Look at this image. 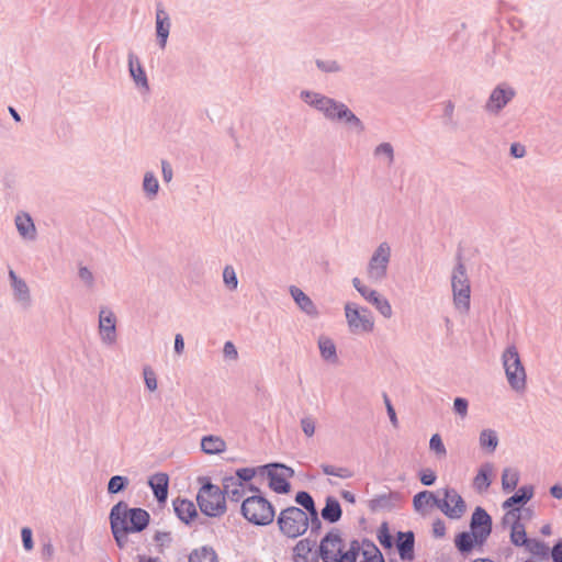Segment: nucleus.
I'll list each match as a JSON object with an SVG mask.
<instances>
[{"label":"nucleus","mask_w":562,"mask_h":562,"mask_svg":"<svg viewBox=\"0 0 562 562\" xmlns=\"http://www.w3.org/2000/svg\"><path fill=\"white\" fill-rule=\"evenodd\" d=\"M415 536L413 531L397 533L396 548L402 561H412L414 559Z\"/></svg>","instance_id":"obj_23"},{"label":"nucleus","mask_w":562,"mask_h":562,"mask_svg":"<svg viewBox=\"0 0 562 562\" xmlns=\"http://www.w3.org/2000/svg\"><path fill=\"white\" fill-rule=\"evenodd\" d=\"M99 335L103 344L113 345L116 341V316L106 307L99 314Z\"/></svg>","instance_id":"obj_17"},{"label":"nucleus","mask_w":562,"mask_h":562,"mask_svg":"<svg viewBox=\"0 0 562 562\" xmlns=\"http://www.w3.org/2000/svg\"><path fill=\"white\" fill-rule=\"evenodd\" d=\"M361 550L360 543L357 540L351 541L350 548L339 554L337 562H356Z\"/></svg>","instance_id":"obj_46"},{"label":"nucleus","mask_w":562,"mask_h":562,"mask_svg":"<svg viewBox=\"0 0 562 562\" xmlns=\"http://www.w3.org/2000/svg\"><path fill=\"white\" fill-rule=\"evenodd\" d=\"M451 288L456 308L462 314H468L471 302V285L467 268L462 261H459L453 269Z\"/></svg>","instance_id":"obj_6"},{"label":"nucleus","mask_w":562,"mask_h":562,"mask_svg":"<svg viewBox=\"0 0 562 562\" xmlns=\"http://www.w3.org/2000/svg\"><path fill=\"white\" fill-rule=\"evenodd\" d=\"M470 529L476 544H483L492 532V518L482 507H476L471 516Z\"/></svg>","instance_id":"obj_12"},{"label":"nucleus","mask_w":562,"mask_h":562,"mask_svg":"<svg viewBox=\"0 0 562 562\" xmlns=\"http://www.w3.org/2000/svg\"><path fill=\"white\" fill-rule=\"evenodd\" d=\"M277 525L284 537L296 539L307 531L308 516L302 508L290 506L280 512Z\"/></svg>","instance_id":"obj_5"},{"label":"nucleus","mask_w":562,"mask_h":562,"mask_svg":"<svg viewBox=\"0 0 562 562\" xmlns=\"http://www.w3.org/2000/svg\"><path fill=\"white\" fill-rule=\"evenodd\" d=\"M201 449L206 454H218L226 450V442L220 436H204L201 439Z\"/></svg>","instance_id":"obj_32"},{"label":"nucleus","mask_w":562,"mask_h":562,"mask_svg":"<svg viewBox=\"0 0 562 562\" xmlns=\"http://www.w3.org/2000/svg\"><path fill=\"white\" fill-rule=\"evenodd\" d=\"M119 509V521L122 520L123 525L127 526L132 532H140L149 524L150 516L147 510L143 508H128V505L121 501L115 504L111 509Z\"/></svg>","instance_id":"obj_9"},{"label":"nucleus","mask_w":562,"mask_h":562,"mask_svg":"<svg viewBox=\"0 0 562 562\" xmlns=\"http://www.w3.org/2000/svg\"><path fill=\"white\" fill-rule=\"evenodd\" d=\"M378 539L383 548L391 549L393 547V538L389 531L386 522H383L379 528Z\"/></svg>","instance_id":"obj_49"},{"label":"nucleus","mask_w":562,"mask_h":562,"mask_svg":"<svg viewBox=\"0 0 562 562\" xmlns=\"http://www.w3.org/2000/svg\"><path fill=\"white\" fill-rule=\"evenodd\" d=\"M258 470L261 472L267 470L269 487L274 492L285 494L290 491V483L286 481L285 476L292 477L294 475V471L291 468L284 464L273 463L259 467Z\"/></svg>","instance_id":"obj_10"},{"label":"nucleus","mask_w":562,"mask_h":562,"mask_svg":"<svg viewBox=\"0 0 562 562\" xmlns=\"http://www.w3.org/2000/svg\"><path fill=\"white\" fill-rule=\"evenodd\" d=\"M345 314L349 330L352 334L370 333L373 330L374 321L368 308H360L353 303H347L345 305Z\"/></svg>","instance_id":"obj_8"},{"label":"nucleus","mask_w":562,"mask_h":562,"mask_svg":"<svg viewBox=\"0 0 562 562\" xmlns=\"http://www.w3.org/2000/svg\"><path fill=\"white\" fill-rule=\"evenodd\" d=\"M189 562H218V558L212 547L203 546L190 553Z\"/></svg>","instance_id":"obj_37"},{"label":"nucleus","mask_w":562,"mask_h":562,"mask_svg":"<svg viewBox=\"0 0 562 562\" xmlns=\"http://www.w3.org/2000/svg\"><path fill=\"white\" fill-rule=\"evenodd\" d=\"M257 473V469L255 468H241L236 470L235 479H239L240 483H248L251 481Z\"/></svg>","instance_id":"obj_53"},{"label":"nucleus","mask_w":562,"mask_h":562,"mask_svg":"<svg viewBox=\"0 0 562 562\" xmlns=\"http://www.w3.org/2000/svg\"><path fill=\"white\" fill-rule=\"evenodd\" d=\"M295 502L303 507V510L307 514L316 510L315 502L310 493L300 491L295 495Z\"/></svg>","instance_id":"obj_45"},{"label":"nucleus","mask_w":562,"mask_h":562,"mask_svg":"<svg viewBox=\"0 0 562 562\" xmlns=\"http://www.w3.org/2000/svg\"><path fill=\"white\" fill-rule=\"evenodd\" d=\"M342 550V539L338 529H331L321 541L319 557L323 562H337Z\"/></svg>","instance_id":"obj_16"},{"label":"nucleus","mask_w":562,"mask_h":562,"mask_svg":"<svg viewBox=\"0 0 562 562\" xmlns=\"http://www.w3.org/2000/svg\"><path fill=\"white\" fill-rule=\"evenodd\" d=\"M300 98L321 112L328 121L345 123L358 134L364 132L366 127L362 121L345 103L308 90H303Z\"/></svg>","instance_id":"obj_1"},{"label":"nucleus","mask_w":562,"mask_h":562,"mask_svg":"<svg viewBox=\"0 0 562 562\" xmlns=\"http://www.w3.org/2000/svg\"><path fill=\"white\" fill-rule=\"evenodd\" d=\"M148 484L151 487L156 499L159 503H165L168 497V485H169L168 475L162 472L156 473L153 476H150Z\"/></svg>","instance_id":"obj_24"},{"label":"nucleus","mask_w":562,"mask_h":562,"mask_svg":"<svg viewBox=\"0 0 562 562\" xmlns=\"http://www.w3.org/2000/svg\"><path fill=\"white\" fill-rule=\"evenodd\" d=\"M16 229L23 238L34 240L36 237L35 225L29 214L18 215L15 217Z\"/></svg>","instance_id":"obj_33"},{"label":"nucleus","mask_w":562,"mask_h":562,"mask_svg":"<svg viewBox=\"0 0 562 562\" xmlns=\"http://www.w3.org/2000/svg\"><path fill=\"white\" fill-rule=\"evenodd\" d=\"M454 543H456L457 549L460 552H462V553L470 552L473 549L474 543H475L472 531L471 532H467V531L460 532L456 537Z\"/></svg>","instance_id":"obj_41"},{"label":"nucleus","mask_w":562,"mask_h":562,"mask_svg":"<svg viewBox=\"0 0 562 562\" xmlns=\"http://www.w3.org/2000/svg\"><path fill=\"white\" fill-rule=\"evenodd\" d=\"M143 190L149 200H153L157 196L159 191V182L154 172H145L143 179Z\"/></svg>","instance_id":"obj_39"},{"label":"nucleus","mask_w":562,"mask_h":562,"mask_svg":"<svg viewBox=\"0 0 562 562\" xmlns=\"http://www.w3.org/2000/svg\"><path fill=\"white\" fill-rule=\"evenodd\" d=\"M469 402L464 397H456L453 401V411L461 418H464L468 415Z\"/></svg>","instance_id":"obj_55"},{"label":"nucleus","mask_w":562,"mask_h":562,"mask_svg":"<svg viewBox=\"0 0 562 562\" xmlns=\"http://www.w3.org/2000/svg\"><path fill=\"white\" fill-rule=\"evenodd\" d=\"M240 512L247 521L256 526H268L276 517L273 505L260 494L246 497Z\"/></svg>","instance_id":"obj_2"},{"label":"nucleus","mask_w":562,"mask_h":562,"mask_svg":"<svg viewBox=\"0 0 562 562\" xmlns=\"http://www.w3.org/2000/svg\"><path fill=\"white\" fill-rule=\"evenodd\" d=\"M439 509L450 519L461 518L465 510L467 505L462 496L451 487L443 490V498H439Z\"/></svg>","instance_id":"obj_11"},{"label":"nucleus","mask_w":562,"mask_h":562,"mask_svg":"<svg viewBox=\"0 0 562 562\" xmlns=\"http://www.w3.org/2000/svg\"><path fill=\"white\" fill-rule=\"evenodd\" d=\"M492 474H493V464L488 463V462L482 464L473 480V487L479 493L486 492L492 483V481H491Z\"/></svg>","instance_id":"obj_28"},{"label":"nucleus","mask_w":562,"mask_h":562,"mask_svg":"<svg viewBox=\"0 0 562 562\" xmlns=\"http://www.w3.org/2000/svg\"><path fill=\"white\" fill-rule=\"evenodd\" d=\"M78 277L89 289L94 286V276L88 267L80 266L78 269Z\"/></svg>","instance_id":"obj_52"},{"label":"nucleus","mask_w":562,"mask_h":562,"mask_svg":"<svg viewBox=\"0 0 562 562\" xmlns=\"http://www.w3.org/2000/svg\"><path fill=\"white\" fill-rule=\"evenodd\" d=\"M290 293L301 311L312 317H316L318 315L316 305L301 289L292 285L290 286Z\"/></svg>","instance_id":"obj_25"},{"label":"nucleus","mask_w":562,"mask_h":562,"mask_svg":"<svg viewBox=\"0 0 562 562\" xmlns=\"http://www.w3.org/2000/svg\"><path fill=\"white\" fill-rule=\"evenodd\" d=\"M419 479L424 485L430 486L436 482L437 476L432 470L425 469V470L420 471Z\"/></svg>","instance_id":"obj_57"},{"label":"nucleus","mask_w":562,"mask_h":562,"mask_svg":"<svg viewBox=\"0 0 562 562\" xmlns=\"http://www.w3.org/2000/svg\"><path fill=\"white\" fill-rule=\"evenodd\" d=\"M128 70L136 86L145 88L146 90L149 89L145 70L139 59L133 53L128 54Z\"/></svg>","instance_id":"obj_26"},{"label":"nucleus","mask_w":562,"mask_h":562,"mask_svg":"<svg viewBox=\"0 0 562 562\" xmlns=\"http://www.w3.org/2000/svg\"><path fill=\"white\" fill-rule=\"evenodd\" d=\"M479 443L481 449H483L484 451L488 453L494 452L498 446L497 432L490 428L483 429L480 432Z\"/></svg>","instance_id":"obj_36"},{"label":"nucleus","mask_w":562,"mask_h":562,"mask_svg":"<svg viewBox=\"0 0 562 562\" xmlns=\"http://www.w3.org/2000/svg\"><path fill=\"white\" fill-rule=\"evenodd\" d=\"M171 22L169 14L165 11L161 3L156 7V35L158 45L164 49L170 33Z\"/></svg>","instance_id":"obj_19"},{"label":"nucleus","mask_w":562,"mask_h":562,"mask_svg":"<svg viewBox=\"0 0 562 562\" xmlns=\"http://www.w3.org/2000/svg\"><path fill=\"white\" fill-rule=\"evenodd\" d=\"M316 66L324 72H338L341 70V67L336 60H316Z\"/></svg>","instance_id":"obj_54"},{"label":"nucleus","mask_w":562,"mask_h":562,"mask_svg":"<svg viewBox=\"0 0 562 562\" xmlns=\"http://www.w3.org/2000/svg\"><path fill=\"white\" fill-rule=\"evenodd\" d=\"M223 280L226 286L231 290H235L238 285V280L236 277V272L233 267L226 266L223 270Z\"/></svg>","instance_id":"obj_51"},{"label":"nucleus","mask_w":562,"mask_h":562,"mask_svg":"<svg viewBox=\"0 0 562 562\" xmlns=\"http://www.w3.org/2000/svg\"><path fill=\"white\" fill-rule=\"evenodd\" d=\"M373 155L375 157H384L386 159L387 166H392L394 162V148L391 143L384 142L379 144L374 148Z\"/></svg>","instance_id":"obj_43"},{"label":"nucleus","mask_w":562,"mask_h":562,"mask_svg":"<svg viewBox=\"0 0 562 562\" xmlns=\"http://www.w3.org/2000/svg\"><path fill=\"white\" fill-rule=\"evenodd\" d=\"M553 562H562V541L555 543L550 551Z\"/></svg>","instance_id":"obj_64"},{"label":"nucleus","mask_w":562,"mask_h":562,"mask_svg":"<svg viewBox=\"0 0 562 562\" xmlns=\"http://www.w3.org/2000/svg\"><path fill=\"white\" fill-rule=\"evenodd\" d=\"M222 485L225 498L227 497L231 502L237 503L241 501L246 494V484L240 483V480L234 476H225Z\"/></svg>","instance_id":"obj_22"},{"label":"nucleus","mask_w":562,"mask_h":562,"mask_svg":"<svg viewBox=\"0 0 562 562\" xmlns=\"http://www.w3.org/2000/svg\"><path fill=\"white\" fill-rule=\"evenodd\" d=\"M143 375H144V381H145L146 387L150 392L156 391L157 387H158L157 376H156V373H155V371L153 370V368L150 366H145L143 368Z\"/></svg>","instance_id":"obj_48"},{"label":"nucleus","mask_w":562,"mask_h":562,"mask_svg":"<svg viewBox=\"0 0 562 562\" xmlns=\"http://www.w3.org/2000/svg\"><path fill=\"white\" fill-rule=\"evenodd\" d=\"M154 539L160 546H168V544L171 543V540H172L171 533L170 532H165V531L156 532Z\"/></svg>","instance_id":"obj_61"},{"label":"nucleus","mask_w":562,"mask_h":562,"mask_svg":"<svg viewBox=\"0 0 562 562\" xmlns=\"http://www.w3.org/2000/svg\"><path fill=\"white\" fill-rule=\"evenodd\" d=\"M173 508L178 518L186 524H189L194 517L198 516L194 503L189 499H175Z\"/></svg>","instance_id":"obj_27"},{"label":"nucleus","mask_w":562,"mask_h":562,"mask_svg":"<svg viewBox=\"0 0 562 562\" xmlns=\"http://www.w3.org/2000/svg\"><path fill=\"white\" fill-rule=\"evenodd\" d=\"M121 506L116 509H111L110 525L117 547L123 549L128 542V533L132 532V530H130L127 526L123 525L122 520L119 521L120 518L117 514Z\"/></svg>","instance_id":"obj_21"},{"label":"nucleus","mask_w":562,"mask_h":562,"mask_svg":"<svg viewBox=\"0 0 562 562\" xmlns=\"http://www.w3.org/2000/svg\"><path fill=\"white\" fill-rule=\"evenodd\" d=\"M515 94L516 92L510 86L506 83L498 85L492 90L484 105L485 111L493 115L499 114V112L514 99Z\"/></svg>","instance_id":"obj_14"},{"label":"nucleus","mask_w":562,"mask_h":562,"mask_svg":"<svg viewBox=\"0 0 562 562\" xmlns=\"http://www.w3.org/2000/svg\"><path fill=\"white\" fill-rule=\"evenodd\" d=\"M510 155L515 158H522L526 155V148L519 143H513L510 145Z\"/></svg>","instance_id":"obj_62"},{"label":"nucleus","mask_w":562,"mask_h":562,"mask_svg":"<svg viewBox=\"0 0 562 562\" xmlns=\"http://www.w3.org/2000/svg\"><path fill=\"white\" fill-rule=\"evenodd\" d=\"M9 279L13 290V297L20 304L23 310H27L32 305V297L30 288L26 282L16 276V273L10 269Z\"/></svg>","instance_id":"obj_18"},{"label":"nucleus","mask_w":562,"mask_h":562,"mask_svg":"<svg viewBox=\"0 0 562 562\" xmlns=\"http://www.w3.org/2000/svg\"><path fill=\"white\" fill-rule=\"evenodd\" d=\"M533 496V486L531 485H525L521 486L514 495L508 497L503 503L504 509H514L515 505H525L527 502H529Z\"/></svg>","instance_id":"obj_29"},{"label":"nucleus","mask_w":562,"mask_h":562,"mask_svg":"<svg viewBox=\"0 0 562 562\" xmlns=\"http://www.w3.org/2000/svg\"><path fill=\"white\" fill-rule=\"evenodd\" d=\"M161 173H162V179L165 182H170L172 180V177H173V170H172V167L171 165L162 159L161 160Z\"/></svg>","instance_id":"obj_59"},{"label":"nucleus","mask_w":562,"mask_h":562,"mask_svg":"<svg viewBox=\"0 0 562 562\" xmlns=\"http://www.w3.org/2000/svg\"><path fill=\"white\" fill-rule=\"evenodd\" d=\"M318 348L321 356L325 361L334 364L338 362L336 345L333 339L321 336L318 339Z\"/></svg>","instance_id":"obj_34"},{"label":"nucleus","mask_w":562,"mask_h":562,"mask_svg":"<svg viewBox=\"0 0 562 562\" xmlns=\"http://www.w3.org/2000/svg\"><path fill=\"white\" fill-rule=\"evenodd\" d=\"M413 505L416 512H422L426 506L439 508V498L430 491H422L414 496Z\"/></svg>","instance_id":"obj_35"},{"label":"nucleus","mask_w":562,"mask_h":562,"mask_svg":"<svg viewBox=\"0 0 562 562\" xmlns=\"http://www.w3.org/2000/svg\"><path fill=\"white\" fill-rule=\"evenodd\" d=\"M41 554H42L43 560H45V561H49L53 558L54 547H53L52 542L48 541L43 544V547L41 549Z\"/></svg>","instance_id":"obj_63"},{"label":"nucleus","mask_w":562,"mask_h":562,"mask_svg":"<svg viewBox=\"0 0 562 562\" xmlns=\"http://www.w3.org/2000/svg\"><path fill=\"white\" fill-rule=\"evenodd\" d=\"M21 537L23 547L26 551H30L33 549V538H32V530L29 527H24L21 530Z\"/></svg>","instance_id":"obj_58"},{"label":"nucleus","mask_w":562,"mask_h":562,"mask_svg":"<svg viewBox=\"0 0 562 562\" xmlns=\"http://www.w3.org/2000/svg\"><path fill=\"white\" fill-rule=\"evenodd\" d=\"M224 356L228 359H237L238 352L235 345L232 341H226L223 348Z\"/></svg>","instance_id":"obj_60"},{"label":"nucleus","mask_w":562,"mask_h":562,"mask_svg":"<svg viewBox=\"0 0 562 562\" xmlns=\"http://www.w3.org/2000/svg\"><path fill=\"white\" fill-rule=\"evenodd\" d=\"M301 428L306 437H313L316 429V420L313 416L307 415L301 418Z\"/></svg>","instance_id":"obj_50"},{"label":"nucleus","mask_w":562,"mask_h":562,"mask_svg":"<svg viewBox=\"0 0 562 562\" xmlns=\"http://www.w3.org/2000/svg\"><path fill=\"white\" fill-rule=\"evenodd\" d=\"M429 448L440 459L447 456V449L439 434H435L431 436L429 441Z\"/></svg>","instance_id":"obj_47"},{"label":"nucleus","mask_w":562,"mask_h":562,"mask_svg":"<svg viewBox=\"0 0 562 562\" xmlns=\"http://www.w3.org/2000/svg\"><path fill=\"white\" fill-rule=\"evenodd\" d=\"M352 284L367 302L372 304L385 318H391L393 311L386 297L364 285L359 278H353Z\"/></svg>","instance_id":"obj_13"},{"label":"nucleus","mask_w":562,"mask_h":562,"mask_svg":"<svg viewBox=\"0 0 562 562\" xmlns=\"http://www.w3.org/2000/svg\"><path fill=\"white\" fill-rule=\"evenodd\" d=\"M503 525L510 527L512 543L516 547H525L530 538L527 537L525 526L521 522L520 508L507 510L503 517Z\"/></svg>","instance_id":"obj_15"},{"label":"nucleus","mask_w":562,"mask_h":562,"mask_svg":"<svg viewBox=\"0 0 562 562\" xmlns=\"http://www.w3.org/2000/svg\"><path fill=\"white\" fill-rule=\"evenodd\" d=\"M519 482V472L516 469L506 468L502 473V487L505 492H512Z\"/></svg>","instance_id":"obj_40"},{"label":"nucleus","mask_w":562,"mask_h":562,"mask_svg":"<svg viewBox=\"0 0 562 562\" xmlns=\"http://www.w3.org/2000/svg\"><path fill=\"white\" fill-rule=\"evenodd\" d=\"M322 518L330 524L337 522L342 515L339 502L334 496H327L325 507L321 512Z\"/></svg>","instance_id":"obj_31"},{"label":"nucleus","mask_w":562,"mask_h":562,"mask_svg":"<svg viewBox=\"0 0 562 562\" xmlns=\"http://www.w3.org/2000/svg\"><path fill=\"white\" fill-rule=\"evenodd\" d=\"M314 546L315 541L308 538L300 540L293 549L295 562H317V558H310Z\"/></svg>","instance_id":"obj_30"},{"label":"nucleus","mask_w":562,"mask_h":562,"mask_svg":"<svg viewBox=\"0 0 562 562\" xmlns=\"http://www.w3.org/2000/svg\"><path fill=\"white\" fill-rule=\"evenodd\" d=\"M502 363L509 386L517 393L527 387V373L515 345L506 347L502 353Z\"/></svg>","instance_id":"obj_3"},{"label":"nucleus","mask_w":562,"mask_h":562,"mask_svg":"<svg viewBox=\"0 0 562 562\" xmlns=\"http://www.w3.org/2000/svg\"><path fill=\"white\" fill-rule=\"evenodd\" d=\"M130 484V480L123 475H114L108 483V492L110 494H117L124 491Z\"/></svg>","instance_id":"obj_44"},{"label":"nucleus","mask_w":562,"mask_h":562,"mask_svg":"<svg viewBox=\"0 0 562 562\" xmlns=\"http://www.w3.org/2000/svg\"><path fill=\"white\" fill-rule=\"evenodd\" d=\"M401 498L402 497L398 492L380 494L368 502V507L373 513L385 509L391 510L401 502Z\"/></svg>","instance_id":"obj_20"},{"label":"nucleus","mask_w":562,"mask_h":562,"mask_svg":"<svg viewBox=\"0 0 562 562\" xmlns=\"http://www.w3.org/2000/svg\"><path fill=\"white\" fill-rule=\"evenodd\" d=\"M203 485L196 495L200 510L209 517H221L226 512V498L223 490L203 477Z\"/></svg>","instance_id":"obj_4"},{"label":"nucleus","mask_w":562,"mask_h":562,"mask_svg":"<svg viewBox=\"0 0 562 562\" xmlns=\"http://www.w3.org/2000/svg\"><path fill=\"white\" fill-rule=\"evenodd\" d=\"M321 469L324 474L333 475L340 479H350L353 476V472L346 467H335L330 464H321Z\"/></svg>","instance_id":"obj_42"},{"label":"nucleus","mask_w":562,"mask_h":562,"mask_svg":"<svg viewBox=\"0 0 562 562\" xmlns=\"http://www.w3.org/2000/svg\"><path fill=\"white\" fill-rule=\"evenodd\" d=\"M308 516V528L311 533H318L322 529V520L319 519L317 509L307 514Z\"/></svg>","instance_id":"obj_56"},{"label":"nucleus","mask_w":562,"mask_h":562,"mask_svg":"<svg viewBox=\"0 0 562 562\" xmlns=\"http://www.w3.org/2000/svg\"><path fill=\"white\" fill-rule=\"evenodd\" d=\"M525 549L531 553L532 555L546 560L549 558L550 549L549 547L541 540L530 538L525 544Z\"/></svg>","instance_id":"obj_38"},{"label":"nucleus","mask_w":562,"mask_h":562,"mask_svg":"<svg viewBox=\"0 0 562 562\" xmlns=\"http://www.w3.org/2000/svg\"><path fill=\"white\" fill-rule=\"evenodd\" d=\"M392 249L387 241H382L374 249L367 266V277L371 282L381 283L387 277Z\"/></svg>","instance_id":"obj_7"}]
</instances>
